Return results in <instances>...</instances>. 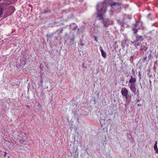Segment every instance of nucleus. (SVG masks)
Returning a JSON list of instances; mask_svg holds the SVG:
<instances>
[{
	"label": "nucleus",
	"instance_id": "1",
	"mask_svg": "<svg viewBox=\"0 0 158 158\" xmlns=\"http://www.w3.org/2000/svg\"><path fill=\"white\" fill-rule=\"evenodd\" d=\"M117 4L118 5L119 3L114 2H108L107 1H106L103 2L101 4L100 7L101 8L100 9L99 8V7H97V9L98 10H103L104 7L107 8V7L108 6H110L111 7H112L113 6L116 5Z\"/></svg>",
	"mask_w": 158,
	"mask_h": 158
},
{
	"label": "nucleus",
	"instance_id": "2",
	"mask_svg": "<svg viewBox=\"0 0 158 158\" xmlns=\"http://www.w3.org/2000/svg\"><path fill=\"white\" fill-rule=\"evenodd\" d=\"M101 6V4H98L97 5V11L98 12V15H97V17L99 18V20H101L102 19H103V14L102 13H101V12H102L104 13H105L106 11V8H105V7H103V9L102 10H98V9H97V7H99V8L100 9L101 7H100Z\"/></svg>",
	"mask_w": 158,
	"mask_h": 158
},
{
	"label": "nucleus",
	"instance_id": "3",
	"mask_svg": "<svg viewBox=\"0 0 158 158\" xmlns=\"http://www.w3.org/2000/svg\"><path fill=\"white\" fill-rule=\"evenodd\" d=\"M121 93L122 95L124 96L126 99L128 98L129 95L128 91L126 88L124 87L122 88L121 91Z\"/></svg>",
	"mask_w": 158,
	"mask_h": 158
},
{
	"label": "nucleus",
	"instance_id": "4",
	"mask_svg": "<svg viewBox=\"0 0 158 158\" xmlns=\"http://www.w3.org/2000/svg\"><path fill=\"white\" fill-rule=\"evenodd\" d=\"M147 49V44L145 43H143L141 45L140 50V51L144 52Z\"/></svg>",
	"mask_w": 158,
	"mask_h": 158
},
{
	"label": "nucleus",
	"instance_id": "5",
	"mask_svg": "<svg viewBox=\"0 0 158 158\" xmlns=\"http://www.w3.org/2000/svg\"><path fill=\"white\" fill-rule=\"evenodd\" d=\"M136 81L135 78H134L132 76H131V78L129 80V82L131 84H135Z\"/></svg>",
	"mask_w": 158,
	"mask_h": 158
},
{
	"label": "nucleus",
	"instance_id": "6",
	"mask_svg": "<svg viewBox=\"0 0 158 158\" xmlns=\"http://www.w3.org/2000/svg\"><path fill=\"white\" fill-rule=\"evenodd\" d=\"M143 38L142 36L137 35L136 36V40L135 41H134V42H131L134 43L138 41H143Z\"/></svg>",
	"mask_w": 158,
	"mask_h": 158
},
{
	"label": "nucleus",
	"instance_id": "7",
	"mask_svg": "<svg viewBox=\"0 0 158 158\" xmlns=\"http://www.w3.org/2000/svg\"><path fill=\"white\" fill-rule=\"evenodd\" d=\"M135 84H131L130 86V89L131 91L133 93H135L136 91V88L135 86Z\"/></svg>",
	"mask_w": 158,
	"mask_h": 158
},
{
	"label": "nucleus",
	"instance_id": "8",
	"mask_svg": "<svg viewBox=\"0 0 158 158\" xmlns=\"http://www.w3.org/2000/svg\"><path fill=\"white\" fill-rule=\"evenodd\" d=\"M101 48H102V47H101ZM100 50L101 52L102 56L104 58H106V52L104 51L103 50L102 48H101Z\"/></svg>",
	"mask_w": 158,
	"mask_h": 158
},
{
	"label": "nucleus",
	"instance_id": "9",
	"mask_svg": "<svg viewBox=\"0 0 158 158\" xmlns=\"http://www.w3.org/2000/svg\"><path fill=\"white\" fill-rule=\"evenodd\" d=\"M140 23H141V25H142V21H137L135 24H134L133 25L135 27H138V28L140 27H138V25Z\"/></svg>",
	"mask_w": 158,
	"mask_h": 158
},
{
	"label": "nucleus",
	"instance_id": "10",
	"mask_svg": "<svg viewBox=\"0 0 158 158\" xmlns=\"http://www.w3.org/2000/svg\"><path fill=\"white\" fill-rule=\"evenodd\" d=\"M77 26L74 23L70 25V28L72 29H75L77 28Z\"/></svg>",
	"mask_w": 158,
	"mask_h": 158
},
{
	"label": "nucleus",
	"instance_id": "11",
	"mask_svg": "<svg viewBox=\"0 0 158 158\" xmlns=\"http://www.w3.org/2000/svg\"><path fill=\"white\" fill-rule=\"evenodd\" d=\"M140 28V27H138V28L136 29L135 28H133L132 29V31H133L134 32V33L135 34H136L137 33L138 31V29Z\"/></svg>",
	"mask_w": 158,
	"mask_h": 158
},
{
	"label": "nucleus",
	"instance_id": "12",
	"mask_svg": "<svg viewBox=\"0 0 158 158\" xmlns=\"http://www.w3.org/2000/svg\"><path fill=\"white\" fill-rule=\"evenodd\" d=\"M147 57L146 56H144L142 59V60L143 61V62H144L147 59Z\"/></svg>",
	"mask_w": 158,
	"mask_h": 158
},
{
	"label": "nucleus",
	"instance_id": "13",
	"mask_svg": "<svg viewBox=\"0 0 158 158\" xmlns=\"http://www.w3.org/2000/svg\"><path fill=\"white\" fill-rule=\"evenodd\" d=\"M154 148L155 150H156V149L157 148V141H156L155 143V145L154 146Z\"/></svg>",
	"mask_w": 158,
	"mask_h": 158
},
{
	"label": "nucleus",
	"instance_id": "14",
	"mask_svg": "<svg viewBox=\"0 0 158 158\" xmlns=\"http://www.w3.org/2000/svg\"><path fill=\"white\" fill-rule=\"evenodd\" d=\"M18 139L20 140V141H22L23 140V138L19 136H18Z\"/></svg>",
	"mask_w": 158,
	"mask_h": 158
},
{
	"label": "nucleus",
	"instance_id": "15",
	"mask_svg": "<svg viewBox=\"0 0 158 158\" xmlns=\"http://www.w3.org/2000/svg\"><path fill=\"white\" fill-rule=\"evenodd\" d=\"M103 24L104 25V26L106 27H108V23H105V22H103Z\"/></svg>",
	"mask_w": 158,
	"mask_h": 158
},
{
	"label": "nucleus",
	"instance_id": "16",
	"mask_svg": "<svg viewBox=\"0 0 158 158\" xmlns=\"http://www.w3.org/2000/svg\"><path fill=\"white\" fill-rule=\"evenodd\" d=\"M140 44V43H137L136 45H135V47L136 48L138 46H139Z\"/></svg>",
	"mask_w": 158,
	"mask_h": 158
},
{
	"label": "nucleus",
	"instance_id": "17",
	"mask_svg": "<svg viewBox=\"0 0 158 158\" xmlns=\"http://www.w3.org/2000/svg\"><path fill=\"white\" fill-rule=\"evenodd\" d=\"M155 151H156V153L158 154V148L156 149V150Z\"/></svg>",
	"mask_w": 158,
	"mask_h": 158
},
{
	"label": "nucleus",
	"instance_id": "18",
	"mask_svg": "<svg viewBox=\"0 0 158 158\" xmlns=\"http://www.w3.org/2000/svg\"><path fill=\"white\" fill-rule=\"evenodd\" d=\"M37 106H40V103L39 102H38L37 103Z\"/></svg>",
	"mask_w": 158,
	"mask_h": 158
},
{
	"label": "nucleus",
	"instance_id": "19",
	"mask_svg": "<svg viewBox=\"0 0 158 158\" xmlns=\"http://www.w3.org/2000/svg\"><path fill=\"white\" fill-rule=\"evenodd\" d=\"M95 40L96 41V42H98V40H97V37L96 36H95Z\"/></svg>",
	"mask_w": 158,
	"mask_h": 158
},
{
	"label": "nucleus",
	"instance_id": "20",
	"mask_svg": "<svg viewBox=\"0 0 158 158\" xmlns=\"http://www.w3.org/2000/svg\"><path fill=\"white\" fill-rule=\"evenodd\" d=\"M139 79H141V77H140V76H141V74H140V73H139Z\"/></svg>",
	"mask_w": 158,
	"mask_h": 158
},
{
	"label": "nucleus",
	"instance_id": "21",
	"mask_svg": "<svg viewBox=\"0 0 158 158\" xmlns=\"http://www.w3.org/2000/svg\"><path fill=\"white\" fill-rule=\"evenodd\" d=\"M4 155L5 156L7 154L6 152H4Z\"/></svg>",
	"mask_w": 158,
	"mask_h": 158
},
{
	"label": "nucleus",
	"instance_id": "22",
	"mask_svg": "<svg viewBox=\"0 0 158 158\" xmlns=\"http://www.w3.org/2000/svg\"><path fill=\"white\" fill-rule=\"evenodd\" d=\"M138 106H141V104H137Z\"/></svg>",
	"mask_w": 158,
	"mask_h": 158
},
{
	"label": "nucleus",
	"instance_id": "23",
	"mask_svg": "<svg viewBox=\"0 0 158 158\" xmlns=\"http://www.w3.org/2000/svg\"><path fill=\"white\" fill-rule=\"evenodd\" d=\"M27 108H29V106H28V105L27 106Z\"/></svg>",
	"mask_w": 158,
	"mask_h": 158
},
{
	"label": "nucleus",
	"instance_id": "24",
	"mask_svg": "<svg viewBox=\"0 0 158 158\" xmlns=\"http://www.w3.org/2000/svg\"><path fill=\"white\" fill-rule=\"evenodd\" d=\"M139 99L137 100V102H139Z\"/></svg>",
	"mask_w": 158,
	"mask_h": 158
},
{
	"label": "nucleus",
	"instance_id": "25",
	"mask_svg": "<svg viewBox=\"0 0 158 158\" xmlns=\"http://www.w3.org/2000/svg\"><path fill=\"white\" fill-rule=\"evenodd\" d=\"M150 15V14H149L148 15V17L149 16V15Z\"/></svg>",
	"mask_w": 158,
	"mask_h": 158
},
{
	"label": "nucleus",
	"instance_id": "26",
	"mask_svg": "<svg viewBox=\"0 0 158 158\" xmlns=\"http://www.w3.org/2000/svg\"><path fill=\"white\" fill-rule=\"evenodd\" d=\"M1 0H0V1H1Z\"/></svg>",
	"mask_w": 158,
	"mask_h": 158
}]
</instances>
